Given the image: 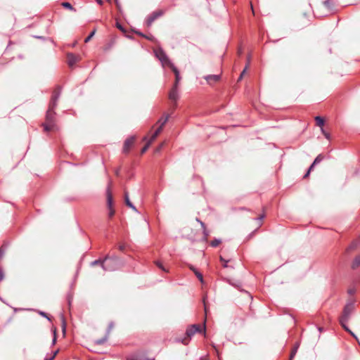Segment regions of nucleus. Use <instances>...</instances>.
Listing matches in <instances>:
<instances>
[{
    "instance_id": "nucleus-1",
    "label": "nucleus",
    "mask_w": 360,
    "mask_h": 360,
    "mask_svg": "<svg viewBox=\"0 0 360 360\" xmlns=\"http://www.w3.org/2000/svg\"><path fill=\"white\" fill-rule=\"evenodd\" d=\"M61 88L57 86L53 91L51 99L49 103V109L46 115V122L44 124V130L46 131L54 130L55 124V112L54 109L57 105V101L60 95Z\"/></svg>"
},
{
    "instance_id": "nucleus-2",
    "label": "nucleus",
    "mask_w": 360,
    "mask_h": 360,
    "mask_svg": "<svg viewBox=\"0 0 360 360\" xmlns=\"http://www.w3.org/2000/svg\"><path fill=\"white\" fill-rule=\"evenodd\" d=\"M354 308V303L353 302H348L344 307L342 314L340 317V323L342 326V328L348 331L349 333H351L353 336L354 335L352 333V332L348 328L347 326V323L348 322L350 315L352 312L353 311Z\"/></svg>"
},
{
    "instance_id": "nucleus-3",
    "label": "nucleus",
    "mask_w": 360,
    "mask_h": 360,
    "mask_svg": "<svg viewBox=\"0 0 360 360\" xmlns=\"http://www.w3.org/2000/svg\"><path fill=\"white\" fill-rule=\"evenodd\" d=\"M169 115H166L165 117H162L158 121V123L159 124L158 127L156 129L155 132L151 136L150 140L148 141V143L146 144V146L141 149V153H146V151L149 148L150 145L155 140V139L158 137V136L161 133L162 131V129L166 124V122L168 121Z\"/></svg>"
},
{
    "instance_id": "nucleus-4",
    "label": "nucleus",
    "mask_w": 360,
    "mask_h": 360,
    "mask_svg": "<svg viewBox=\"0 0 360 360\" xmlns=\"http://www.w3.org/2000/svg\"><path fill=\"white\" fill-rule=\"evenodd\" d=\"M202 332L205 335V325L201 326L199 324H193L189 328H187L186 331V338L182 340V343L184 345H187L189 342L190 338L196 333Z\"/></svg>"
},
{
    "instance_id": "nucleus-5",
    "label": "nucleus",
    "mask_w": 360,
    "mask_h": 360,
    "mask_svg": "<svg viewBox=\"0 0 360 360\" xmlns=\"http://www.w3.org/2000/svg\"><path fill=\"white\" fill-rule=\"evenodd\" d=\"M155 56L160 60V62L162 63V65L163 66L167 65L169 68V67H171V65H174L170 61V60L169 59V58L167 57V56L166 55V53L162 49H156L155 51Z\"/></svg>"
},
{
    "instance_id": "nucleus-6",
    "label": "nucleus",
    "mask_w": 360,
    "mask_h": 360,
    "mask_svg": "<svg viewBox=\"0 0 360 360\" xmlns=\"http://www.w3.org/2000/svg\"><path fill=\"white\" fill-rule=\"evenodd\" d=\"M112 262H113L112 259H108V258H105L103 261L95 260V261L91 262V265L92 266H95V265H97V264H100L105 271H113V270H115V269L111 267V266H110V263H112Z\"/></svg>"
},
{
    "instance_id": "nucleus-7",
    "label": "nucleus",
    "mask_w": 360,
    "mask_h": 360,
    "mask_svg": "<svg viewBox=\"0 0 360 360\" xmlns=\"http://www.w3.org/2000/svg\"><path fill=\"white\" fill-rule=\"evenodd\" d=\"M179 98L178 86L173 85L169 93V99L173 103V107H176V102Z\"/></svg>"
},
{
    "instance_id": "nucleus-8",
    "label": "nucleus",
    "mask_w": 360,
    "mask_h": 360,
    "mask_svg": "<svg viewBox=\"0 0 360 360\" xmlns=\"http://www.w3.org/2000/svg\"><path fill=\"white\" fill-rule=\"evenodd\" d=\"M163 15V11L161 10L155 11L148 16L146 20V25L150 27L152 23L159 17Z\"/></svg>"
},
{
    "instance_id": "nucleus-9",
    "label": "nucleus",
    "mask_w": 360,
    "mask_h": 360,
    "mask_svg": "<svg viewBox=\"0 0 360 360\" xmlns=\"http://www.w3.org/2000/svg\"><path fill=\"white\" fill-rule=\"evenodd\" d=\"M107 206L109 210L108 217L112 218L115 214V210L112 207V196L109 187L107 191Z\"/></svg>"
},
{
    "instance_id": "nucleus-10",
    "label": "nucleus",
    "mask_w": 360,
    "mask_h": 360,
    "mask_svg": "<svg viewBox=\"0 0 360 360\" xmlns=\"http://www.w3.org/2000/svg\"><path fill=\"white\" fill-rule=\"evenodd\" d=\"M134 141H135L134 136H131L125 140V141L124 143V146H123V152L124 153H127L129 151L131 147L133 146V144L134 143Z\"/></svg>"
},
{
    "instance_id": "nucleus-11",
    "label": "nucleus",
    "mask_w": 360,
    "mask_h": 360,
    "mask_svg": "<svg viewBox=\"0 0 360 360\" xmlns=\"http://www.w3.org/2000/svg\"><path fill=\"white\" fill-rule=\"evenodd\" d=\"M68 64L70 67H72L79 60V56L73 53H68L67 55Z\"/></svg>"
},
{
    "instance_id": "nucleus-12",
    "label": "nucleus",
    "mask_w": 360,
    "mask_h": 360,
    "mask_svg": "<svg viewBox=\"0 0 360 360\" xmlns=\"http://www.w3.org/2000/svg\"><path fill=\"white\" fill-rule=\"evenodd\" d=\"M323 155H319L316 158L315 160H314L313 163L311 164V165L309 167L307 172L306 173V174L304 175V178H306L307 176H309L310 172L313 169L314 165L319 164V162H321L323 160Z\"/></svg>"
},
{
    "instance_id": "nucleus-13",
    "label": "nucleus",
    "mask_w": 360,
    "mask_h": 360,
    "mask_svg": "<svg viewBox=\"0 0 360 360\" xmlns=\"http://www.w3.org/2000/svg\"><path fill=\"white\" fill-rule=\"evenodd\" d=\"M169 68L173 71V72L175 75V82H174V85H176V86H179V82L181 80V77H180L179 71L178 70V69L174 65H171V67H169Z\"/></svg>"
},
{
    "instance_id": "nucleus-14",
    "label": "nucleus",
    "mask_w": 360,
    "mask_h": 360,
    "mask_svg": "<svg viewBox=\"0 0 360 360\" xmlns=\"http://www.w3.org/2000/svg\"><path fill=\"white\" fill-rule=\"evenodd\" d=\"M205 79L207 80V82L212 84L213 83H215L217 82H218L220 79V77L219 75H207L205 77Z\"/></svg>"
},
{
    "instance_id": "nucleus-15",
    "label": "nucleus",
    "mask_w": 360,
    "mask_h": 360,
    "mask_svg": "<svg viewBox=\"0 0 360 360\" xmlns=\"http://www.w3.org/2000/svg\"><path fill=\"white\" fill-rule=\"evenodd\" d=\"M124 198H125V203H126V205L128 207H129L130 208H131L134 210L136 211V209L135 206L130 202L129 196H128L127 193H125Z\"/></svg>"
},
{
    "instance_id": "nucleus-16",
    "label": "nucleus",
    "mask_w": 360,
    "mask_h": 360,
    "mask_svg": "<svg viewBox=\"0 0 360 360\" xmlns=\"http://www.w3.org/2000/svg\"><path fill=\"white\" fill-rule=\"evenodd\" d=\"M315 120L317 126L320 127L321 129L323 128V127L324 125V120L322 117L317 116L315 117Z\"/></svg>"
},
{
    "instance_id": "nucleus-17",
    "label": "nucleus",
    "mask_w": 360,
    "mask_h": 360,
    "mask_svg": "<svg viewBox=\"0 0 360 360\" xmlns=\"http://www.w3.org/2000/svg\"><path fill=\"white\" fill-rule=\"evenodd\" d=\"M197 221H198V222H200V225H201L202 228L203 229V234H204V236H205V239H207V237H208V236H209V232H208V231H207V229H206V227H205V223H204V222H202V221H200V220H199V219H197Z\"/></svg>"
},
{
    "instance_id": "nucleus-18",
    "label": "nucleus",
    "mask_w": 360,
    "mask_h": 360,
    "mask_svg": "<svg viewBox=\"0 0 360 360\" xmlns=\"http://www.w3.org/2000/svg\"><path fill=\"white\" fill-rule=\"evenodd\" d=\"M359 265H360V255L356 256L354 258V259L352 262V268L355 269V268L358 267Z\"/></svg>"
},
{
    "instance_id": "nucleus-19",
    "label": "nucleus",
    "mask_w": 360,
    "mask_h": 360,
    "mask_svg": "<svg viewBox=\"0 0 360 360\" xmlns=\"http://www.w3.org/2000/svg\"><path fill=\"white\" fill-rule=\"evenodd\" d=\"M62 6L67 9L75 11V9L73 8L72 4L69 2H63Z\"/></svg>"
},
{
    "instance_id": "nucleus-20",
    "label": "nucleus",
    "mask_w": 360,
    "mask_h": 360,
    "mask_svg": "<svg viewBox=\"0 0 360 360\" xmlns=\"http://www.w3.org/2000/svg\"><path fill=\"white\" fill-rule=\"evenodd\" d=\"M155 263L156 266H157L159 269H160L161 270H162L163 271H165V272H168V271H169L167 269H165V268L164 267V266L162 265V264L160 261H156Z\"/></svg>"
},
{
    "instance_id": "nucleus-21",
    "label": "nucleus",
    "mask_w": 360,
    "mask_h": 360,
    "mask_svg": "<svg viewBox=\"0 0 360 360\" xmlns=\"http://www.w3.org/2000/svg\"><path fill=\"white\" fill-rule=\"evenodd\" d=\"M96 33V30L94 29L90 34L89 35L84 39V42L85 43H88L91 39V38L94 36Z\"/></svg>"
},
{
    "instance_id": "nucleus-22",
    "label": "nucleus",
    "mask_w": 360,
    "mask_h": 360,
    "mask_svg": "<svg viewBox=\"0 0 360 360\" xmlns=\"http://www.w3.org/2000/svg\"><path fill=\"white\" fill-rule=\"evenodd\" d=\"M298 345H297L296 346H295L293 347V349H292L291 351V354H290V360H292V358L295 356L296 352H297V348H298Z\"/></svg>"
},
{
    "instance_id": "nucleus-23",
    "label": "nucleus",
    "mask_w": 360,
    "mask_h": 360,
    "mask_svg": "<svg viewBox=\"0 0 360 360\" xmlns=\"http://www.w3.org/2000/svg\"><path fill=\"white\" fill-rule=\"evenodd\" d=\"M6 247L3 245L0 248V259H1L3 258V257L4 256L5 253H6Z\"/></svg>"
},
{
    "instance_id": "nucleus-24",
    "label": "nucleus",
    "mask_w": 360,
    "mask_h": 360,
    "mask_svg": "<svg viewBox=\"0 0 360 360\" xmlns=\"http://www.w3.org/2000/svg\"><path fill=\"white\" fill-rule=\"evenodd\" d=\"M221 243V240L219 239H214L211 242L212 247H217Z\"/></svg>"
},
{
    "instance_id": "nucleus-25",
    "label": "nucleus",
    "mask_w": 360,
    "mask_h": 360,
    "mask_svg": "<svg viewBox=\"0 0 360 360\" xmlns=\"http://www.w3.org/2000/svg\"><path fill=\"white\" fill-rule=\"evenodd\" d=\"M195 275L197 276V278L199 279V281L202 283H204L203 276H202V274L200 272L198 271V272H196V274Z\"/></svg>"
},
{
    "instance_id": "nucleus-26",
    "label": "nucleus",
    "mask_w": 360,
    "mask_h": 360,
    "mask_svg": "<svg viewBox=\"0 0 360 360\" xmlns=\"http://www.w3.org/2000/svg\"><path fill=\"white\" fill-rule=\"evenodd\" d=\"M321 132H322V134H323V136H324L327 139H328V140H329V139H330V134H329L328 132H326V131L324 130V129H323V128H321Z\"/></svg>"
},
{
    "instance_id": "nucleus-27",
    "label": "nucleus",
    "mask_w": 360,
    "mask_h": 360,
    "mask_svg": "<svg viewBox=\"0 0 360 360\" xmlns=\"http://www.w3.org/2000/svg\"><path fill=\"white\" fill-rule=\"evenodd\" d=\"M357 243H360V236H359V238L358 239V241L353 243L352 244V245L349 247V249L354 248L357 245Z\"/></svg>"
},
{
    "instance_id": "nucleus-28",
    "label": "nucleus",
    "mask_w": 360,
    "mask_h": 360,
    "mask_svg": "<svg viewBox=\"0 0 360 360\" xmlns=\"http://www.w3.org/2000/svg\"><path fill=\"white\" fill-rule=\"evenodd\" d=\"M58 352V351L56 350V352H53V355L51 356H50L49 358H46L45 360H53L56 357Z\"/></svg>"
},
{
    "instance_id": "nucleus-29",
    "label": "nucleus",
    "mask_w": 360,
    "mask_h": 360,
    "mask_svg": "<svg viewBox=\"0 0 360 360\" xmlns=\"http://www.w3.org/2000/svg\"><path fill=\"white\" fill-rule=\"evenodd\" d=\"M188 268L195 274L198 271L191 264L188 265Z\"/></svg>"
},
{
    "instance_id": "nucleus-30",
    "label": "nucleus",
    "mask_w": 360,
    "mask_h": 360,
    "mask_svg": "<svg viewBox=\"0 0 360 360\" xmlns=\"http://www.w3.org/2000/svg\"><path fill=\"white\" fill-rule=\"evenodd\" d=\"M355 292H356V290H355V288H349V289L348 290V293H349V295H354V294L355 293Z\"/></svg>"
},
{
    "instance_id": "nucleus-31",
    "label": "nucleus",
    "mask_w": 360,
    "mask_h": 360,
    "mask_svg": "<svg viewBox=\"0 0 360 360\" xmlns=\"http://www.w3.org/2000/svg\"><path fill=\"white\" fill-rule=\"evenodd\" d=\"M220 260L224 262L223 264V266L224 267H226L227 266V262L228 261H226L222 257H220Z\"/></svg>"
},
{
    "instance_id": "nucleus-32",
    "label": "nucleus",
    "mask_w": 360,
    "mask_h": 360,
    "mask_svg": "<svg viewBox=\"0 0 360 360\" xmlns=\"http://www.w3.org/2000/svg\"><path fill=\"white\" fill-rule=\"evenodd\" d=\"M39 314H40V315H41V316H44V317L47 318L48 319H49V318L48 317L47 314H46L45 312H44V311H40V312H39Z\"/></svg>"
},
{
    "instance_id": "nucleus-33",
    "label": "nucleus",
    "mask_w": 360,
    "mask_h": 360,
    "mask_svg": "<svg viewBox=\"0 0 360 360\" xmlns=\"http://www.w3.org/2000/svg\"><path fill=\"white\" fill-rule=\"evenodd\" d=\"M165 144V142L162 143L160 146L157 148V151H160L161 150V148L163 147Z\"/></svg>"
},
{
    "instance_id": "nucleus-34",
    "label": "nucleus",
    "mask_w": 360,
    "mask_h": 360,
    "mask_svg": "<svg viewBox=\"0 0 360 360\" xmlns=\"http://www.w3.org/2000/svg\"><path fill=\"white\" fill-rule=\"evenodd\" d=\"M330 0H326V1H324V4H325L326 6H330Z\"/></svg>"
},
{
    "instance_id": "nucleus-35",
    "label": "nucleus",
    "mask_w": 360,
    "mask_h": 360,
    "mask_svg": "<svg viewBox=\"0 0 360 360\" xmlns=\"http://www.w3.org/2000/svg\"><path fill=\"white\" fill-rule=\"evenodd\" d=\"M56 342V331H54V337H53V345H54Z\"/></svg>"
},
{
    "instance_id": "nucleus-36",
    "label": "nucleus",
    "mask_w": 360,
    "mask_h": 360,
    "mask_svg": "<svg viewBox=\"0 0 360 360\" xmlns=\"http://www.w3.org/2000/svg\"><path fill=\"white\" fill-rule=\"evenodd\" d=\"M246 69H247V67L243 70V72H242V73L240 74V78H239V79H241V78L243 77V75H244V73H245V72Z\"/></svg>"
},
{
    "instance_id": "nucleus-37",
    "label": "nucleus",
    "mask_w": 360,
    "mask_h": 360,
    "mask_svg": "<svg viewBox=\"0 0 360 360\" xmlns=\"http://www.w3.org/2000/svg\"><path fill=\"white\" fill-rule=\"evenodd\" d=\"M264 214H262L257 219L261 221L264 219Z\"/></svg>"
},
{
    "instance_id": "nucleus-38",
    "label": "nucleus",
    "mask_w": 360,
    "mask_h": 360,
    "mask_svg": "<svg viewBox=\"0 0 360 360\" xmlns=\"http://www.w3.org/2000/svg\"><path fill=\"white\" fill-rule=\"evenodd\" d=\"M96 1L98 2V4H99L100 5H101L103 4V1L102 0H96Z\"/></svg>"
},
{
    "instance_id": "nucleus-39",
    "label": "nucleus",
    "mask_w": 360,
    "mask_h": 360,
    "mask_svg": "<svg viewBox=\"0 0 360 360\" xmlns=\"http://www.w3.org/2000/svg\"><path fill=\"white\" fill-rule=\"evenodd\" d=\"M117 27L120 29V30H122V27L121 25H117Z\"/></svg>"
},
{
    "instance_id": "nucleus-40",
    "label": "nucleus",
    "mask_w": 360,
    "mask_h": 360,
    "mask_svg": "<svg viewBox=\"0 0 360 360\" xmlns=\"http://www.w3.org/2000/svg\"><path fill=\"white\" fill-rule=\"evenodd\" d=\"M120 249L121 250H124V247L121 245V246H120Z\"/></svg>"
},
{
    "instance_id": "nucleus-41",
    "label": "nucleus",
    "mask_w": 360,
    "mask_h": 360,
    "mask_svg": "<svg viewBox=\"0 0 360 360\" xmlns=\"http://www.w3.org/2000/svg\"><path fill=\"white\" fill-rule=\"evenodd\" d=\"M251 9H252V13H254L253 6H252V4H251Z\"/></svg>"
},
{
    "instance_id": "nucleus-42",
    "label": "nucleus",
    "mask_w": 360,
    "mask_h": 360,
    "mask_svg": "<svg viewBox=\"0 0 360 360\" xmlns=\"http://www.w3.org/2000/svg\"><path fill=\"white\" fill-rule=\"evenodd\" d=\"M205 312L207 311V307H206V305L205 304Z\"/></svg>"
},
{
    "instance_id": "nucleus-43",
    "label": "nucleus",
    "mask_w": 360,
    "mask_h": 360,
    "mask_svg": "<svg viewBox=\"0 0 360 360\" xmlns=\"http://www.w3.org/2000/svg\"><path fill=\"white\" fill-rule=\"evenodd\" d=\"M131 360H136V359H131Z\"/></svg>"
}]
</instances>
